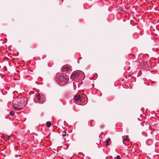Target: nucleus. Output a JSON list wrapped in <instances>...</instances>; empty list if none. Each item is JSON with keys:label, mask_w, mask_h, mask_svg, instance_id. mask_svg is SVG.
Listing matches in <instances>:
<instances>
[{"label": "nucleus", "mask_w": 159, "mask_h": 159, "mask_svg": "<svg viewBox=\"0 0 159 159\" xmlns=\"http://www.w3.org/2000/svg\"><path fill=\"white\" fill-rule=\"evenodd\" d=\"M26 99L27 98L25 97L17 98L12 102L14 109L17 111L22 109L24 107V105Z\"/></svg>", "instance_id": "obj_1"}, {"label": "nucleus", "mask_w": 159, "mask_h": 159, "mask_svg": "<svg viewBox=\"0 0 159 159\" xmlns=\"http://www.w3.org/2000/svg\"><path fill=\"white\" fill-rule=\"evenodd\" d=\"M36 99L34 101L36 103L42 104L44 102L45 100V98L44 96L42 94L41 95L39 93H36L35 95Z\"/></svg>", "instance_id": "obj_2"}, {"label": "nucleus", "mask_w": 159, "mask_h": 159, "mask_svg": "<svg viewBox=\"0 0 159 159\" xmlns=\"http://www.w3.org/2000/svg\"><path fill=\"white\" fill-rule=\"evenodd\" d=\"M59 79L60 82V84L62 85H63L66 84L68 81L67 79L62 75H61L59 77Z\"/></svg>", "instance_id": "obj_3"}, {"label": "nucleus", "mask_w": 159, "mask_h": 159, "mask_svg": "<svg viewBox=\"0 0 159 159\" xmlns=\"http://www.w3.org/2000/svg\"><path fill=\"white\" fill-rule=\"evenodd\" d=\"M74 98L75 102H77V103L80 102L82 99L80 96L78 94L76 95L75 96Z\"/></svg>", "instance_id": "obj_4"}, {"label": "nucleus", "mask_w": 159, "mask_h": 159, "mask_svg": "<svg viewBox=\"0 0 159 159\" xmlns=\"http://www.w3.org/2000/svg\"><path fill=\"white\" fill-rule=\"evenodd\" d=\"M61 70L63 72L69 71L71 70V68L70 67H63L61 68Z\"/></svg>", "instance_id": "obj_5"}, {"label": "nucleus", "mask_w": 159, "mask_h": 159, "mask_svg": "<svg viewBox=\"0 0 159 159\" xmlns=\"http://www.w3.org/2000/svg\"><path fill=\"white\" fill-rule=\"evenodd\" d=\"M80 73L78 72H76L74 73L72 75L70 76V78L71 79H74L75 78L78 77L79 76Z\"/></svg>", "instance_id": "obj_6"}, {"label": "nucleus", "mask_w": 159, "mask_h": 159, "mask_svg": "<svg viewBox=\"0 0 159 159\" xmlns=\"http://www.w3.org/2000/svg\"><path fill=\"white\" fill-rule=\"evenodd\" d=\"M153 143L152 140V139H148L146 141V143L147 145H151Z\"/></svg>", "instance_id": "obj_7"}, {"label": "nucleus", "mask_w": 159, "mask_h": 159, "mask_svg": "<svg viewBox=\"0 0 159 159\" xmlns=\"http://www.w3.org/2000/svg\"><path fill=\"white\" fill-rule=\"evenodd\" d=\"M123 143L124 144H125L124 141H127L128 142L129 141V136H124L123 137Z\"/></svg>", "instance_id": "obj_8"}, {"label": "nucleus", "mask_w": 159, "mask_h": 159, "mask_svg": "<svg viewBox=\"0 0 159 159\" xmlns=\"http://www.w3.org/2000/svg\"><path fill=\"white\" fill-rule=\"evenodd\" d=\"M62 136L63 137H67L68 136V134H66V132L65 131H64L62 132Z\"/></svg>", "instance_id": "obj_9"}, {"label": "nucleus", "mask_w": 159, "mask_h": 159, "mask_svg": "<svg viewBox=\"0 0 159 159\" xmlns=\"http://www.w3.org/2000/svg\"><path fill=\"white\" fill-rule=\"evenodd\" d=\"M111 140V139L110 138H108L107 139V140L106 141V145L107 146H108L109 145V142H110Z\"/></svg>", "instance_id": "obj_10"}, {"label": "nucleus", "mask_w": 159, "mask_h": 159, "mask_svg": "<svg viewBox=\"0 0 159 159\" xmlns=\"http://www.w3.org/2000/svg\"><path fill=\"white\" fill-rule=\"evenodd\" d=\"M46 126L48 127H50L51 125V123L50 121H48L46 123Z\"/></svg>", "instance_id": "obj_11"}, {"label": "nucleus", "mask_w": 159, "mask_h": 159, "mask_svg": "<svg viewBox=\"0 0 159 159\" xmlns=\"http://www.w3.org/2000/svg\"><path fill=\"white\" fill-rule=\"evenodd\" d=\"M10 114L12 116H13L14 115L15 113L12 111H10Z\"/></svg>", "instance_id": "obj_12"}, {"label": "nucleus", "mask_w": 159, "mask_h": 159, "mask_svg": "<svg viewBox=\"0 0 159 159\" xmlns=\"http://www.w3.org/2000/svg\"><path fill=\"white\" fill-rule=\"evenodd\" d=\"M116 158L117 159H121L120 156L119 155L117 156L116 157Z\"/></svg>", "instance_id": "obj_13"}, {"label": "nucleus", "mask_w": 159, "mask_h": 159, "mask_svg": "<svg viewBox=\"0 0 159 159\" xmlns=\"http://www.w3.org/2000/svg\"><path fill=\"white\" fill-rule=\"evenodd\" d=\"M92 121H91V123H91L90 125H91V126H93V125H92Z\"/></svg>", "instance_id": "obj_14"}, {"label": "nucleus", "mask_w": 159, "mask_h": 159, "mask_svg": "<svg viewBox=\"0 0 159 159\" xmlns=\"http://www.w3.org/2000/svg\"><path fill=\"white\" fill-rule=\"evenodd\" d=\"M64 139H65V140H66V139L65 138H64Z\"/></svg>", "instance_id": "obj_15"}, {"label": "nucleus", "mask_w": 159, "mask_h": 159, "mask_svg": "<svg viewBox=\"0 0 159 159\" xmlns=\"http://www.w3.org/2000/svg\"><path fill=\"white\" fill-rule=\"evenodd\" d=\"M8 140H9V138L8 137Z\"/></svg>", "instance_id": "obj_16"}]
</instances>
